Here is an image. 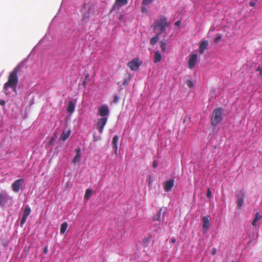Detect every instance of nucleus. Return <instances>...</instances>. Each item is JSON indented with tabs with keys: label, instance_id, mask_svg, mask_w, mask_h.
Instances as JSON below:
<instances>
[{
	"label": "nucleus",
	"instance_id": "20e7f679",
	"mask_svg": "<svg viewBox=\"0 0 262 262\" xmlns=\"http://www.w3.org/2000/svg\"><path fill=\"white\" fill-rule=\"evenodd\" d=\"M224 110L222 107L215 108L211 115V124L213 126H216L219 124L223 119Z\"/></svg>",
	"mask_w": 262,
	"mask_h": 262
},
{
	"label": "nucleus",
	"instance_id": "09e8293b",
	"mask_svg": "<svg viewBox=\"0 0 262 262\" xmlns=\"http://www.w3.org/2000/svg\"><path fill=\"white\" fill-rule=\"evenodd\" d=\"M261 70V68H260V67H258L257 68V69H256V71L257 72H259V73H260V70Z\"/></svg>",
	"mask_w": 262,
	"mask_h": 262
},
{
	"label": "nucleus",
	"instance_id": "f03ea898",
	"mask_svg": "<svg viewBox=\"0 0 262 262\" xmlns=\"http://www.w3.org/2000/svg\"><path fill=\"white\" fill-rule=\"evenodd\" d=\"M19 69V65H17L10 73L8 80L4 85V91L6 94H8L7 90L9 88H12L15 91L18 83L17 72Z\"/></svg>",
	"mask_w": 262,
	"mask_h": 262
},
{
	"label": "nucleus",
	"instance_id": "7ed1b4c3",
	"mask_svg": "<svg viewBox=\"0 0 262 262\" xmlns=\"http://www.w3.org/2000/svg\"><path fill=\"white\" fill-rule=\"evenodd\" d=\"M168 26L167 18L164 15H161L159 19L155 20L152 26L155 33L159 35L164 33Z\"/></svg>",
	"mask_w": 262,
	"mask_h": 262
},
{
	"label": "nucleus",
	"instance_id": "37998d69",
	"mask_svg": "<svg viewBox=\"0 0 262 262\" xmlns=\"http://www.w3.org/2000/svg\"><path fill=\"white\" fill-rule=\"evenodd\" d=\"M158 166L157 162L156 160H154L152 162V166L154 168H156Z\"/></svg>",
	"mask_w": 262,
	"mask_h": 262
},
{
	"label": "nucleus",
	"instance_id": "a878e982",
	"mask_svg": "<svg viewBox=\"0 0 262 262\" xmlns=\"http://www.w3.org/2000/svg\"><path fill=\"white\" fill-rule=\"evenodd\" d=\"M93 191L92 189L88 188L85 190V194H84V199L89 200L91 195H92Z\"/></svg>",
	"mask_w": 262,
	"mask_h": 262
},
{
	"label": "nucleus",
	"instance_id": "f3484780",
	"mask_svg": "<svg viewBox=\"0 0 262 262\" xmlns=\"http://www.w3.org/2000/svg\"><path fill=\"white\" fill-rule=\"evenodd\" d=\"M76 100H73L68 103L67 111L70 114H73L75 109Z\"/></svg>",
	"mask_w": 262,
	"mask_h": 262
},
{
	"label": "nucleus",
	"instance_id": "5701e85b",
	"mask_svg": "<svg viewBox=\"0 0 262 262\" xmlns=\"http://www.w3.org/2000/svg\"><path fill=\"white\" fill-rule=\"evenodd\" d=\"M68 227V224L67 222H64L63 223H62L60 226V233L64 234L66 232Z\"/></svg>",
	"mask_w": 262,
	"mask_h": 262
},
{
	"label": "nucleus",
	"instance_id": "7c9ffc66",
	"mask_svg": "<svg viewBox=\"0 0 262 262\" xmlns=\"http://www.w3.org/2000/svg\"><path fill=\"white\" fill-rule=\"evenodd\" d=\"M155 0H142V5L147 6L151 4Z\"/></svg>",
	"mask_w": 262,
	"mask_h": 262
},
{
	"label": "nucleus",
	"instance_id": "c756f323",
	"mask_svg": "<svg viewBox=\"0 0 262 262\" xmlns=\"http://www.w3.org/2000/svg\"><path fill=\"white\" fill-rule=\"evenodd\" d=\"M222 38V35L221 34H217L216 35V36H215L214 39V41L216 43H217L221 40Z\"/></svg>",
	"mask_w": 262,
	"mask_h": 262
},
{
	"label": "nucleus",
	"instance_id": "ea45409f",
	"mask_svg": "<svg viewBox=\"0 0 262 262\" xmlns=\"http://www.w3.org/2000/svg\"><path fill=\"white\" fill-rule=\"evenodd\" d=\"M48 246L46 245L43 250V254H46L48 252Z\"/></svg>",
	"mask_w": 262,
	"mask_h": 262
},
{
	"label": "nucleus",
	"instance_id": "393cba45",
	"mask_svg": "<svg viewBox=\"0 0 262 262\" xmlns=\"http://www.w3.org/2000/svg\"><path fill=\"white\" fill-rule=\"evenodd\" d=\"M118 140L119 136L118 135H115L113 138L112 147L116 148V147H118Z\"/></svg>",
	"mask_w": 262,
	"mask_h": 262
},
{
	"label": "nucleus",
	"instance_id": "cd10ccee",
	"mask_svg": "<svg viewBox=\"0 0 262 262\" xmlns=\"http://www.w3.org/2000/svg\"><path fill=\"white\" fill-rule=\"evenodd\" d=\"M81 157V155L76 154V155L74 156V157L73 159L72 162L74 164H76L79 163L80 161Z\"/></svg>",
	"mask_w": 262,
	"mask_h": 262
},
{
	"label": "nucleus",
	"instance_id": "f704fd0d",
	"mask_svg": "<svg viewBox=\"0 0 262 262\" xmlns=\"http://www.w3.org/2000/svg\"><path fill=\"white\" fill-rule=\"evenodd\" d=\"M206 196L208 199L211 198L212 196V192L209 188L207 189Z\"/></svg>",
	"mask_w": 262,
	"mask_h": 262
},
{
	"label": "nucleus",
	"instance_id": "c03bdc74",
	"mask_svg": "<svg viewBox=\"0 0 262 262\" xmlns=\"http://www.w3.org/2000/svg\"><path fill=\"white\" fill-rule=\"evenodd\" d=\"M56 17H57V15H56V16H55L53 18V19H52V21H51V24H50V26H49V29H50V28H51V26H52V24L53 23L54 21L55 20V19H56Z\"/></svg>",
	"mask_w": 262,
	"mask_h": 262
},
{
	"label": "nucleus",
	"instance_id": "b1692460",
	"mask_svg": "<svg viewBox=\"0 0 262 262\" xmlns=\"http://www.w3.org/2000/svg\"><path fill=\"white\" fill-rule=\"evenodd\" d=\"M151 239V236L149 235L147 237H145L143 239V244L145 247H147L150 243Z\"/></svg>",
	"mask_w": 262,
	"mask_h": 262
},
{
	"label": "nucleus",
	"instance_id": "3c124183",
	"mask_svg": "<svg viewBox=\"0 0 262 262\" xmlns=\"http://www.w3.org/2000/svg\"><path fill=\"white\" fill-rule=\"evenodd\" d=\"M68 29L69 30V31H73L74 32L75 31V30H73V29H70V27H69Z\"/></svg>",
	"mask_w": 262,
	"mask_h": 262
},
{
	"label": "nucleus",
	"instance_id": "6ab92c4d",
	"mask_svg": "<svg viewBox=\"0 0 262 262\" xmlns=\"http://www.w3.org/2000/svg\"><path fill=\"white\" fill-rule=\"evenodd\" d=\"M262 219V215L259 214V212H256L255 213L254 218L252 222V225L253 226L256 227L257 226V223L258 221Z\"/></svg>",
	"mask_w": 262,
	"mask_h": 262
},
{
	"label": "nucleus",
	"instance_id": "e433bc0d",
	"mask_svg": "<svg viewBox=\"0 0 262 262\" xmlns=\"http://www.w3.org/2000/svg\"><path fill=\"white\" fill-rule=\"evenodd\" d=\"M100 140V137L96 136L95 134L93 135V141L96 142Z\"/></svg>",
	"mask_w": 262,
	"mask_h": 262
},
{
	"label": "nucleus",
	"instance_id": "6e6552de",
	"mask_svg": "<svg viewBox=\"0 0 262 262\" xmlns=\"http://www.w3.org/2000/svg\"><path fill=\"white\" fill-rule=\"evenodd\" d=\"M107 121L108 119H106V118H100L98 119L96 124V126L100 134L103 133L104 127L106 124Z\"/></svg>",
	"mask_w": 262,
	"mask_h": 262
},
{
	"label": "nucleus",
	"instance_id": "79ce46f5",
	"mask_svg": "<svg viewBox=\"0 0 262 262\" xmlns=\"http://www.w3.org/2000/svg\"><path fill=\"white\" fill-rule=\"evenodd\" d=\"M216 252H217V250L216 248H213L212 249V255H215L216 254Z\"/></svg>",
	"mask_w": 262,
	"mask_h": 262
},
{
	"label": "nucleus",
	"instance_id": "72a5a7b5",
	"mask_svg": "<svg viewBox=\"0 0 262 262\" xmlns=\"http://www.w3.org/2000/svg\"><path fill=\"white\" fill-rule=\"evenodd\" d=\"M141 11L143 13H146L148 12V11L147 8L145 7V6L142 5V6L141 8Z\"/></svg>",
	"mask_w": 262,
	"mask_h": 262
},
{
	"label": "nucleus",
	"instance_id": "8fccbe9b",
	"mask_svg": "<svg viewBox=\"0 0 262 262\" xmlns=\"http://www.w3.org/2000/svg\"><path fill=\"white\" fill-rule=\"evenodd\" d=\"M82 84H83V86L85 88V86H86V81H85V80H84V81L83 82V83H82Z\"/></svg>",
	"mask_w": 262,
	"mask_h": 262
},
{
	"label": "nucleus",
	"instance_id": "f257e3e1",
	"mask_svg": "<svg viewBox=\"0 0 262 262\" xmlns=\"http://www.w3.org/2000/svg\"><path fill=\"white\" fill-rule=\"evenodd\" d=\"M94 9L90 4L84 3L80 9L82 18L79 20L78 25L80 29H78L76 35H79L83 32L86 28V24L89 21L91 15L93 13Z\"/></svg>",
	"mask_w": 262,
	"mask_h": 262
},
{
	"label": "nucleus",
	"instance_id": "c85d7f7f",
	"mask_svg": "<svg viewBox=\"0 0 262 262\" xmlns=\"http://www.w3.org/2000/svg\"><path fill=\"white\" fill-rule=\"evenodd\" d=\"M160 48L162 52H165L167 48V43L165 42L162 41L160 44Z\"/></svg>",
	"mask_w": 262,
	"mask_h": 262
},
{
	"label": "nucleus",
	"instance_id": "39448f33",
	"mask_svg": "<svg viewBox=\"0 0 262 262\" xmlns=\"http://www.w3.org/2000/svg\"><path fill=\"white\" fill-rule=\"evenodd\" d=\"M236 204L237 209H241L244 205L245 193L243 190H241L235 193Z\"/></svg>",
	"mask_w": 262,
	"mask_h": 262
},
{
	"label": "nucleus",
	"instance_id": "9b49d317",
	"mask_svg": "<svg viewBox=\"0 0 262 262\" xmlns=\"http://www.w3.org/2000/svg\"><path fill=\"white\" fill-rule=\"evenodd\" d=\"M31 212V208L29 205H27L23 211V215L20 222V226L23 227L26 222L28 216L30 214Z\"/></svg>",
	"mask_w": 262,
	"mask_h": 262
},
{
	"label": "nucleus",
	"instance_id": "0eeeda50",
	"mask_svg": "<svg viewBox=\"0 0 262 262\" xmlns=\"http://www.w3.org/2000/svg\"><path fill=\"white\" fill-rule=\"evenodd\" d=\"M98 115L101 118H106L108 119L110 115V109L107 104H103L98 108Z\"/></svg>",
	"mask_w": 262,
	"mask_h": 262
},
{
	"label": "nucleus",
	"instance_id": "1a4fd4ad",
	"mask_svg": "<svg viewBox=\"0 0 262 262\" xmlns=\"http://www.w3.org/2000/svg\"><path fill=\"white\" fill-rule=\"evenodd\" d=\"M142 63V61L140 60L137 58H134L132 60L129 61L127 65L132 71H136L139 69Z\"/></svg>",
	"mask_w": 262,
	"mask_h": 262
},
{
	"label": "nucleus",
	"instance_id": "58836bf2",
	"mask_svg": "<svg viewBox=\"0 0 262 262\" xmlns=\"http://www.w3.org/2000/svg\"><path fill=\"white\" fill-rule=\"evenodd\" d=\"M76 154L81 155V148L78 147L75 149Z\"/></svg>",
	"mask_w": 262,
	"mask_h": 262
},
{
	"label": "nucleus",
	"instance_id": "bb28decb",
	"mask_svg": "<svg viewBox=\"0 0 262 262\" xmlns=\"http://www.w3.org/2000/svg\"><path fill=\"white\" fill-rule=\"evenodd\" d=\"M161 211H162V209L161 208L158 210V212L155 215L153 216V217H152L153 221H160Z\"/></svg>",
	"mask_w": 262,
	"mask_h": 262
},
{
	"label": "nucleus",
	"instance_id": "a18cd8bd",
	"mask_svg": "<svg viewBox=\"0 0 262 262\" xmlns=\"http://www.w3.org/2000/svg\"><path fill=\"white\" fill-rule=\"evenodd\" d=\"M5 101L4 100L1 99L0 100V105L2 106H4L5 105Z\"/></svg>",
	"mask_w": 262,
	"mask_h": 262
},
{
	"label": "nucleus",
	"instance_id": "dca6fc26",
	"mask_svg": "<svg viewBox=\"0 0 262 262\" xmlns=\"http://www.w3.org/2000/svg\"><path fill=\"white\" fill-rule=\"evenodd\" d=\"M203 229L204 233H207L210 228V223L208 217L207 216H204L202 217Z\"/></svg>",
	"mask_w": 262,
	"mask_h": 262
},
{
	"label": "nucleus",
	"instance_id": "603ef678",
	"mask_svg": "<svg viewBox=\"0 0 262 262\" xmlns=\"http://www.w3.org/2000/svg\"><path fill=\"white\" fill-rule=\"evenodd\" d=\"M260 75L262 76V68L261 70H260Z\"/></svg>",
	"mask_w": 262,
	"mask_h": 262
},
{
	"label": "nucleus",
	"instance_id": "423d86ee",
	"mask_svg": "<svg viewBox=\"0 0 262 262\" xmlns=\"http://www.w3.org/2000/svg\"><path fill=\"white\" fill-rule=\"evenodd\" d=\"M11 197L6 190H2L0 192V207L4 208L9 200H11Z\"/></svg>",
	"mask_w": 262,
	"mask_h": 262
},
{
	"label": "nucleus",
	"instance_id": "2f4dec72",
	"mask_svg": "<svg viewBox=\"0 0 262 262\" xmlns=\"http://www.w3.org/2000/svg\"><path fill=\"white\" fill-rule=\"evenodd\" d=\"M186 84L189 88L193 87V82L191 80H188L186 81Z\"/></svg>",
	"mask_w": 262,
	"mask_h": 262
},
{
	"label": "nucleus",
	"instance_id": "49530a36",
	"mask_svg": "<svg viewBox=\"0 0 262 262\" xmlns=\"http://www.w3.org/2000/svg\"><path fill=\"white\" fill-rule=\"evenodd\" d=\"M170 242L172 244H174L176 242V239L175 237H171L170 239Z\"/></svg>",
	"mask_w": 262,
	"mask_h": 262
},
{
	"label": "nucleus",
	"instance_id": "aec40b11",
	"mask_svg": "<svg viewBox=\"0 0 262 262\" xmlns=\"http://www.w3.org/2000/svg\"><path fill=\"white\" fill-rule=\"evenodd\" d=\"M71 130L69 129L67 132H63L60 136V139L63 141H65L70 137L71 134Z\"/></svg>",
	"mask_w": 262,
	"mask_h": 262
},
{
	"label": "nucleus",
	"instance_id": "9d476101",
	"mask_svg": "<svg viewBox=\"0 0 262 262\" xmlns=\"http://www.w3.org/2000/svg\"><path fill=\"white\" fill-rule=\"evenodd\" d=\"M24 179L20 178L15 180L12 183L11 185V188L14 192L17 193L19 191L24 182Z\"/></svg>",
	"mask_w": 262,
	"mask_h": 262
},
{
	"label": "nucleus",
	"instance_id": "c9c22d12",
	"mask_svg": "<svg viewBox=\"0 0 262 262\" xmlns=\"http://www.w3.org/2000/svg\"><path fill=\"white\" fill-rule=\"evenodd\" d=\"M257 2V0H250L249 2V5L251 7H254Z\"/></svg>",
	"mask_w": 262,
	"mask_h": 262
},
{
	"label": "nucleus",
	"instance_id": "4468645a",
	"mask_svg": "<svg viewBox=\"0 0 262 262\" xmlns=\"http://www.w3.org/2000/svg\"><path fill=\"white\" fill-rule=\"evenodd\" d=\"M209 46V42L207 40H202L199 42V53L202 55L205 52Z\"/></svg>",
	"mask_w": 262,
	"mask_h": 262
},
{
	"label": "nucleus",
	"instance_id": "a211bd4d",
	"mask_svg": "<svg viewBox=\"0 0 262 262\" xmlns=\"http://www.w3.org/2000/svg\"><path fill=\"white\" fill-rule=\"evenodd\" d=\"M50 35L49 33V31L48 30V31L47 32V33L44 36V37L38 42L37 45L34 48L32 52L36 48L41 45L46 40H49L51 39V38L50 37Z\"/></svg>",
	"mask_w": 262,
	"mask_h": 262
},
{
	"label": "nucleus",
	"instance_id": "ddd939ff",
	"mask_svg": "<svg viewBox=\"0 0 262 262\" xmlns=\"http://www.w3.org/2000/svg\"><path fill=\"white\" fill-rule=\"evenodd\" d=\"M198 56L195 53L191 54L189 55L188 59V67L190 69H192L197 61Z\"/></svg>",
	"mask_w": 262,
	"mask_h": 262
},
{
	"label": "nucleus",
	"instance_id": "de8ad7c7",
	"mask_svg": "<svg viewBox=\"0 0 262 262\" xmlns=\"http://www.w3.org/2000/svg\"><path fill=\"white\" fill-rule=\"evenodd\" d=\"M113 149V150L115 152V154H117V152H118V147H116V148H114V147H112Z\"/></svg>",
	"mask_w": 262,
	"mask_h": 262
},
{
	"label": "nucleus",
	"instance_id": "4be33fe9",
	"mask_svg": "<svg viewBox=\"0 0 262 262\" xmlns=\"http://www.w3.org/2000/svg\"><path fill=\"white\" fill-rule=\"evenodd\" d=\"M162 56L159 51L155 52L154 55V62L158 63L161 60Z\"/></svg>",
	"mask_w": 262,
	"mask_h": 262
},
{
	"label": "nucleus",
	"instance_id": "2eb2a0df",
	"mask_svg": "<svg viewBox=\"0 0 262 262\" xmlns=\"http://www.w3.org/2000/svg\"><path fill=\"white\" fill-rule=\"evenodd\" d=\"M174 181L173 179H171L164 183V189L165 192H168L171 191L174 186Z\"/></svg>",
	"mask_w": 262,
	"mask_h": 262
},
{
	"label": "nucleus",
	"instance_id": "473e14b6",
	"mask_svg": "<svg viewBox=\"0 0 262 262\" xmlns=\"http://www.w3.org/2000/svg\"><path fill=\"white\" fill-rule=\"evenodd\" d=\"M130 80V77L129 76L127 78H125L123 82V85L124 86L127 85Z\"/></svg>",
	"mask_w": 262,
	"mask_h": 262
},
{
	"label": "nucleus",
	"instance_id": "412c9836",
	"mask_svg": "<svg viewBox=\"0 0 262 262\" xmlns=\"http://www.w3.org/2000/svg\"><path fill=\"white\" fill-rule=\"evenodd\" d=\"M160 35H161L156 34V35L155 36H154L152 38H151V39H150V43L151 46H155L158 42L160 38Z\"/></svg>",
	"mask_w": 262,
	"mask_h": 262
},
{
	"label": "nucleus",
	"instance_id": "f8f14e48",
	"mask_svg": "<svg viewBox=\"0 0 262 262\" xmlns=\"http://www.w3.org/2000/svg\"><path fill=\"white\" fill-rule=\"evenodd\" d=\"M127 3L128 0H116L111 11L113 12L119 10L121 7L126 5Z\"/></svg>",
	"mask_w": 262,
	"mask_h": 262
},
{
	"label": "nucleus",
	"instance_id": "a19ab883",
	"mask_svg": "<svg viewBox=\"0 0 262 262\" xmlns=\"http://www.w3.org/2000/svg\"><path fill=\"white\" fill-rule=\"evenodd\" d=\"M181 21L180 20H177V21L175 23L174 25H175V26H176V27H180V25H181Z\"/></svg>",
	"mask_w": 262,
	"mask_h": 262
},
{
	"label": "nucleus",
	"instance_id": "4c0bfd02",
	"mask_svg": "<svg viewBox=\"0 0 262 262\" xmlns=\"http://www.w3.org/2000/svg\"><path fill=\"white\" fill-rule=\"evenodd\" d=\"M119 101V97L118 95H115L114 97V102L115 103H117Z\"/></svg>",
	"mask_w": 262,
	"mask_h": 262
}]
</instances>
